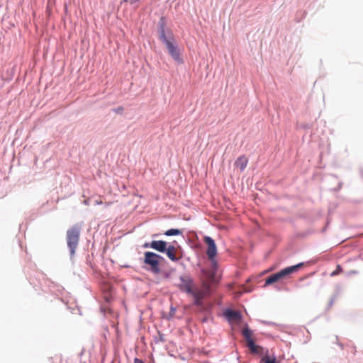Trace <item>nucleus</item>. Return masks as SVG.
I'll use <instances>...</instances> for the list:
<instances>
[{
  "label": "nucleus",
  "mask_w": 363,
  "mask_h": 363,
  "mask_svg": "<svg viewBox=\"0 0 363 363\" xmlns=\"http://www.w3.org/2000/svg\"><path fill=\"white\" fill-rule=\"evenodd\" d=\"M159 39L165 45L169 55L178 65L184 63L181 52L175 43L173 33L167 27L166 17L162 16L157 25Z\"/></svg>",
  "instance_id": "obj_1"
},
{
  "label": "nucleus",
  "mask_w": 363,
  "mask_h": 363,
  "mask_svg": "<svg viewBox=\"0 0 363 363\" xmlns=\"http://www.w3.org/2000/svg\"><path fill=\"white\" fill-rule=\"evenodd\" d=\"M179 282L174 283V285L182 293L192 297V304H198V295L204 290L199 289L193 277L189 274H184L179 276Z\"/></svg>",
  "instance_id": "obj_2"
},
{
  "label": "nucleus",
  "mask_w": 363,
  "mask_h": 363,
  "mask_svg": "<svg viewBox=\"0 0 363 363\" xmlns=\"http://www.w3.org/2000/svg\"><path fill=\"white\" fill-rule=\"evenodd\" d=\"M82 224L75 223L66 232L67 246L69 252V258L74 262L76 249L79 245Z\"/></svg>",
  "instance_id": "obj_3"
},
{
  "label": "nucleus",
  "mask_w": 363,
  "mask_h": 363,
  "mask_svg": "<svg viewBox=\"0 0 363 363\" xmlns=\"http://www.w3.org/2000/svg\"><path fill=\"white\" fill-rule=\"evenodd\" d=\"M306 265L305 262H299L296 264L286 267L279 272L272 274L266 278L264 286L272 285L278 281L286 279L291 274L296 273L298 270L303 268Z\"/></svg>",
  "instance_id": "obj_4"
},
{
  "label": "nucleus",
  "mask_w": 363,
  "mask_h": 363,
  "mask_svg": "<svg viewBox=\"0 0 363 363\" xmlns=\"http://www.w3.org/2000/svg\"><path fill=\"white\" fill-rule=\"evenodd\" d=\"M165 262L163 256L152 251L144 252L143 264L147 265L146 270L153 274L161 273L160 263Z\"/></svg>",
  "instance_id": "obj_5"
},
{
  "label": "nucleus",
  "mask_w": 363,
  "mask_h": 363,
  "mask_svg": "<svg viewBox=\"0 0 363 363\" xmlns=\"http://www.w3.org/2000/svg\"><path fill=\"white\" fill-rule=\"evenodd\" d=\"M208 290V287L206 288L205 291L201 292L198 295L199 298V303L198 304H193V306H196L197 308V311L203 314H208L209 313H211V306L208 304H206L204 302V299L207 295V292Z\"/></svg>",
  "instance_id": "obj_6"
},
{
  "label": "nucleus",
  "mask_w": 363,
  "mask_h": 363,
  "mask_svg": "<svg viewBox=\"0 0 363 363\" xmlns=\"http://www.w3.org/2000/svg\"><path fill=\"white\" fill-rule=\"evenodd\" d=\"M252 334V330L249 328L248 325L246 324L242 331V335L244 336L247 342H248V346L252 354H258L257 345H256L254 340L252 338L251 335Z\"/></svg>",
  "instance_id": "obj_7"
},
{
  "label": "nucleus",
  "mask_w": 363,
  "mask_h": 363,
  "mask_svg": "<svg viewBox=\"0 0 363 363\" xmlns=\"http://www.w3.org/2000/svg\"><path fill=\"white\" fill-rule=\"evenodd\" d=\"M167 241L163 240H153L150 242H145L143 245V248H150L160 253L164 254L166 250Z\"/></svg>",
  "instance_id": "obj_8"
},
{
  "label": "nucleus",
  "mask_w": 363,
  "mask_h": 363,
  "mask_svg": "<svg viewBox=\"0 0 363 363\" xmlns=\"http://www.w3.org/2000/svg\"><path fill=\"white\" fill-rule=\"evenodd\" d=\"M203 242L207 246L206 252L208 258H215L218 255V249L215 240L211 236L205 235L203 237Z\"/></svg>",
  "instance_id": "obj_9"
},
{
  "label": "nucleus",
  "mask_w": 363,
  "mask_h": 363,
  "mask_svg": "<svg viewBox=\"0 0 363 363\" xmlns=\"http://www.w3.org/2000/svg\"><path fill=\"white\" fill-rule=\"evenodd\" d=\"M177 242L176 240L173 241L172 243L167 242L166 250L164 251V255L173 262H178V257H176V250H177Z\"/></svg>",
  "instance_id": "obj_10"
},
{
  "label": "nucleus",
  "mask_w": 363,
  "mask_h": 363,
  "mask_svg": "<svg viewBox=\"0 0 363 363\" xmlns=\"http://www.w3.org/2000/svg\"><path fill=\"white\" fill-rule=\"evenodd\" d=\"M225 318L230 321L232 320H241L242 318V315L240 311H235L232 308H227L225 309L223 312Z\"/></svg>",
  "instance_id": "obj_11"
},
{
  "label": "nucleus",
  "mask_w": 363,
  "mask_h": 363,
  "mask_svg": "<svg viewBox=\"0 0 363 363\" xmlns=\"http://www.w3.org/2000/svg\"><path fill=\"white\" fill-rule=\"evenodd\" d=\"M247 162L248 160L245 156H240L236 160L235 165L242 172L246 168Z\"/></svg>",
  "instance_id": "obj_12"
},
{
  "label": "nucleus",
  "mask_w": 363,
  "mask_h": 363,
  "mask_svg": "<svg viewBox=\"0 0 363 363\" xmlns=\"http://www.w3.org/2000/svg\"><path fill=\"white\" fill-rule=\"evenodd\" d=\"M164 235L168 237L177 236L182 235V230L178 228H170L164 233Z\"/></svg>",
  "instance_id": "obj_13"
},
{
  "label": "nucleus",
  "mask_w": 363,
  "mask_h": 363,
  "mask_svg": "<svg viewBox=\"0 0 363 363\" xmlns=\"http://www.w3.org/2000/svg\"><path fill=\"white\" fill-rule=\"evenodd\" d=\"M176 257H178V262L183 258L184 255V251L182 247L177 243L176 250Z\"/></svg>",
  "instance_id": "obj_14"
},
{
  "label": "nucleus",
  "mask_w": 363,
  "mask_h": 363,
  "mask_svg": "<svg viewBox=\"0 0 363 363\" xmlns=\"http://www.w3.org/2000/svg\"><path fill=\"white\" fill-rule=\"evenodd\" d=\"M261 361L263 363H277L276 356H273L272 357H271L270 356L267 355L265 357H262Z\"/></svg>",
  "instance_id": "obj_15"
},
{
  "label": "nucleus",
  "mask_w": 363,
  "mask_h": 363,
  "mask_svg": "<svg viewBox=\"0 0 363 363\" xmlns=\"http://www.w3.org/2000/svg\"><path fill=\"white\" fill-rule=\"evenodd\" d=\"M177 308L172 305L170 306L169 312L167 316L165 317L167 320H170L175 314Z\"/></svg>",
  "instance_id": "obj_16"
},
{
  "label": "nucleus",
  "mask_w": 363,
  "mask_h": 363,
  "mask_svg": "<svg viewBox=\"0 0 363 363\" xmlns=\"http://www.w3.org/2000/svg\"><path fill=\"white\" fill-rule=\"evenodd\" d=\"M342 272V267L340 264H337L336 267V269L331 272L330 276L334 277V276L338 275Z\"/></svg>",
  "instance_id": "obj_17"
},
{
  "label": "nucleus",
  "mask_w": 363,
  "mask_h": 363,
  "mask_svg": "<svg viewBox=\"0 0 363 363\" xmlns=\"http://www.w3.org/2000/svg\"><path fill=\"white\" fill-rule=\"evenodd\" d=\"M209 259H211L212 267L213 268V269L216 272L218 267V262L216 261V257L215 258H209Z\"/></svg>",
  "instance_id": "obj_18"
},
{
  "label": "nucleus",
  "mask_w": 363,
  "mask_h": 363,
  "mask_svg": "<svg viewBox=\"0 0 363 363\" xmlns=\"http://www.w3.org/2000/svg\"><path fill=\"white\" fill-rule=\"evenodd\" d=\"M211 313H209L208 314H204V316L201 318V321L202 323H208L209 320L211 319Z\"/></svg>",
  "instance_id": "obj_19"
},
{
  "label": "nucleus",
  "mask_w": 363,
  "mask_h": 363,
  "mask_svg": "<svg viewBox=\"0 0 363 363\" xmlns=\"http://www.w3.org/2000/svg\"><path fill=\"white\" fill-rule=\"evenodd\" d=\"M124 108L123 106H118L117 108H113V111L117 114H122L123 113Z\"/></svg>",
  "instance_id": "obj_20"
},
{
  "label": "nucleus",
  "mask_w": 363,
  "mask_h": 363,
  "mask_svg": "<svg viewBox=\"0 0 363 363\" xmlns=\"http://www.w3.org/2000/svg\"><path fill=\"white\" fill-rule=\"evenodd\" d=\"M163 277L165 279H168L170 278L172 272L170 271H164L162 272Z\"/></svg>",
  "instance_id": "obj_21"
},
{
  "label": "nucleus",
  "mask_w": 363,
  "mask_h": 363,
  "mask_svg": "<svg viewBox=\"0 0 363 363\" xmlns=\"http://www.w3.org/2000/svg\"><path fill=\"white\" fill-rule=\"evenodd\" d=\"M133 363H145V362L140 358L135 357L134 360H133Z\"/></svg>",
  "instance_id": "obj_22"
},
{
  "label": "nucleus",
  "mask_w": 363,
  "mask_h": 363,
  "mask_svg": "<svg viewBox=\"0 0 363 363\" xmlns=\"http://www.w3.org/2000/svg\"><path fill=\"white\" fill-rule=\"evenodd\" d=\"M358 274V271L350 270V272H347V276L354 275V274Z\"/></svg>",
  "instance_id": "obj_23"
},
{
  "label": "nucleus",
  "mask_w": 363,
  "mask_h": 363,
  "mask_svg": "<svg viewBox=\"0 0 363 363\" xmlns=\"http://www.w3.org/2000/svg\"><path fill=\"white\" fill-rule=\"evenodd\" d=\"M86 263L89 266H91V259H90V255H87V256H86Z\"/></svg>",
  "instance_id": "obj_24"
},
{
  "label": "nucleus",
  "mask_w": 363,
  "mask_h": 363,
  "mask_svg": "<svg viewBox=\"0 0 363 363\" xmlns=\"http://www.w3.org/2000/svg\"><path fill=\"white\" fill-rule=\"evenodd\" d=\"M159 336H160L159 337L160 341H161L162 342H165V339L164 337V335L159 333Z\"/></svg>",
  "instance_id": "obj_25"
},
{
  "label": "nucleus",
  "mask_w": 363,
  "mask_h": 363,
  "mask_svg": "<svg viewBox=\"0 0 363 363\" xmlns=\"http://www.w3.org/2000/svg\"><path fill=\"white\" fill-rule=\"evenodd\" d=\"M342 183L340 182L336 188L334 189L335 191H338L342 188Z\"/></svg>",
  "instance_id": "obj_26"
},
{
  "label": "nucleus",
  "mask_w": 363,
  "mask_h": 363,
  "mask_svg": "<svg viewBox=\"0 0 363 363\" xmlns=\"http://www.w3.org/2000/svg\"><path fill=\"white\" fill-rule=\"evenodd\" d=\"M263 323L269 325H274V323L273 322H269V321H262Z\"/></svg>",
  "instance_id": "obj_27"
},
{
  "label": "nucleus",
  "mask_w": 363,
  "mask_h": 363,
  "mask_svg": "<svg viewBox=\"0 0 363 363\" xmlns=\"http://www.w3.org/2000/svg\"><path fill=\"white\" fill-rule=\"evenodd\" d=\"M333 304V298H332L328 303V308H330Z\"/></svg>",
  "instance_id": "obj_28"
},
{
  "label": "nucleus",
  "mask_w": 363,
  "mask_h": 363,
  "mask_svg": "<svg viewBox=\"0 0 363 363\" xmlns=\"http://www.w3.org/2000/svg\"><path fill=\"white\" fill-rule=\"evenodd\" d=\"M140 0H130V3L131 4H135L137 2H138Z\"/></svg>",
  "instance_id": "obj_29"
},
{
  "label": "nucleus",
  "mask_w": 363,
  "mask_h": 363,
  "mask_svg": "<svg viewBox=\"0 0 363 363\" xmlns=\"http://www.w3.org/2000/svg\"><path fill=\"white\" fill-rule=\"evenodd\" d=\"M157 235H157V234H154L152 236H153V237H156V236H157Z\"/></svg>",
  "instance_id": "obj_30"
},
{
  "label": "nucleus",
  "mask_w": 363,
  "mask_h": 363,
  "mask_svg": "<svg viewBox=\"0 0 363 363\" xmlns=\"http://www.w3.org/2000/svg\"><path fill=\"white\" fill-rule=\"evenodd\" d=\"M339 345L341 347V348L343 347L342 345V344H339Z\"/></svg>",
  "instance_id": "obj_31"
}]
</instances>
